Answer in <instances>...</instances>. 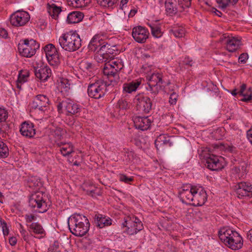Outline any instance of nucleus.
<instances>
[{"label": "nucleus", "instance_id": "6ab92c4d", "mask_svg": "<svg viewBox=\"0 0 252 252\" xmlns=\"http://www.w3.org/2000/svg\"><path fill=\"white\" fill-rule=\"evenodd\" d=\"M34 69L36 77L42 82L47 81L52 74L51 69L47 65L35 67Z\"/></svg>", "mask_w": 252, "mask_h": 252}, {"label": "nucleus", "instance_id": "49530a36", "mask_svg": "<svg viewBox=\"0 0 252 252\" xmlns=\"http://www.w3.org/2000/svg\"><path fill=\"white\" fill-rule=\"evenodd\" d=\"M60 83V87L63 89L64 91L67 92L69 90L70 84L68 79L63 78Z\"/></svg>", "mask_w": 252, "mask_h": 252}, {"label": "nucleus", "instance_id": "6e6d98bb", "mask_svg": "<svg viewBox=\"0 0 252 252\" xmlns=\"http://www.w3.org/2000/svg\"><path fill=\"white\" fill-rule=\"evenodd\" d=\"M36 219V217L32 214H26L25 215V220L27 222H31L32 220H35Z\"/></svg>", "mask_w": 252, "mask_h": 252}, {"label": "nucleus", "instance_id": "0eeeda50", "mask_svg": "<svg viewBox=\"0 0 252 252\" xmlns=\"http://www.w3.org/2000/svg\"><path fill=\"white\" fill-rule=\"evenodd\" d=\"M39 48V44L32 39L24 40L23 43H19L18 47L20 54L27 58H30L34 55L36 50Z\"/></svg>", "mask_w": 252, "mask_h": 252}, {"label": "nucleus", "instance_id": "79ce46f5", "mask_svg": "<svg viewBox=\"0 0 252 252\" xmlns=\"http://www.w3.org/2000/svg\"><path fill=\"white\" fill-rule=\"evenodd\" d=\"M225 133L224 127H219L213 132V134L216 139L220 140L223 138Z\"/></svg>", "mask_w": 252, "mask_h": 252}, {"label": "nucleus", "instance_id": "37998d69", "mask_svg": "<svg viewBox=\"0 0 252 252\" xmlns=\"http://www.w3.org/2000/svg\"><path fill=\"white\" fill-rule=\"evenodd\" d=\"M150 27L151 28L152 34L153 36L156 37H159L162 35V32L160 27L155 25H150Z\"/></svg>", "mask_w": 252, "mask_h": 252}, {"label": "nucleus", "instance_id": "7ed1b4c3", "mask_svg": "<svg viewBox=\"0 0 252 252\" xmlns=\"http://www.w3.org/2000/svg\"><path fill=\"white\" fill-rule=\"evenodd\" d=\"M59 43L63 49L69 52L75 51L81 46L80 36L75 32L63 34L59 39Z\"/></svg>", "mask_w": 252, "mask_h": 252}, {"label": "nucleus", "instance_id": "338daca9", "mask_svg": "<svg viewBox=\"0 0 252 252\" xmlns=\"http://www.w3.org/2000/svg\"><path fill=\"white\" fill-rule=\"evenodd\" d=\"M134 144L139 149L142 148V142L137 138L134 139Z\"/></svg>", "mask_w": 252, "mask_h": 252}, {"label": "nucleus", "instance_id": "72a5a7b5", "mask_svg": "<svg viewBox=\"0 0 252 252\" xmlns=\"http://www.w3.org/2000/svg\"><path fill=\"white\" fill-rule=\"evenodd\" d=\"M60 152L64 157L69 156L71 153L74 152V146L71 143H66L60 149Z\"/></svg>", "mask_w": 252, "mask_h": 252}, {"label": "nucleus", "instance_id": "f03ea898", "mask_svg": "<svg viewBox=\"0 0 252 252\" xmlns=\"http://www.w3.org/2000/svg\"><path fill=\"white\" fill-rule=\"evenodd\" d=\"M103 67V72L107 76L111 83H117L120 80L119 72L124 66L121 60L111 58L105 62Z\"/></svg>", "mask_w": 252, "mask_h": 252}, {"label": "nucleus", "instance_id": "f3484780", "mask_svg": "<svg viewBox=\"0 0 252 252\" xmlns=\"http://www.w3.org/2000/svg\"><path fill=\"white\" fill-rule=\"evenodd\" d=\"M149 34L148 31L143 27L138 26L132 29V36L137 42L145 43L148 38Z\"/></svg>", "mask_w": 252, "mask_h": 252}, {"label": "nucleus", "instance_id": "aec40b11", "mask_svg": "<svg viewBox=\"0 0 252 252\" xmlns=\"http://www.w3.org/2000/svg\"><path fill=\"white\" fill-rule=\"evenodd\" d=\"M233 238L229 239V242L225 245L233 250H237L241 249L243 245V239L238 233H235Z\"/></svg>", "mask_w": 252, "mask_h": 252}, {"label": "nucleus", "instance_id": "052dcab7", "mask_svg": "<svg viewBox=\"0 0 252 252\" xmlns=\"http://www.w3.org/2000/svg\"><path fill=\"white\" fill-rule=\"evenodd\" d=\"M177 95L175 94H172L169 97V102L171 104H174L176 103Z\"/></svg>", "mask_w": 252, "mask_h": 252}, {"label": "nucleus", "instance_id": "39448f33", "mask_svg": "<svg viewBox=\"0 0 252 252\" xmlns=\"http://www.w3.org/2000/svg\"><path fill=\"white\" fill-rule=\"evenodd\" d=\"M42 192L38 191L32 194L29 200V206L33 211L39 213L46 212L48 207Z\"/></svg>", "mask_w": 252, "mask_h": 252}, {"label": "nucleus", "instance_id": "20e7f679", "mask_svg": "<svg viewBox=\"0 0 252 252\" xmlns=\"http://www.w3.org/2000/svg\"><path fill=\"white\" fill-rule=\"evenodd\" d=\"M50 105L49 98L44 94L36 95L30 103V112L31 116L39 115V118L43 117Z\"/></svg>", "mask_w": 252, "mask_h": 252}, {"label": "nucleus", "instance_id": "a878e982", "mask_svg": "<svg viewBox=\"0 0 252 252\" xmlns=\"http://www.w3.org/2000/svg\"><path fill=\"white\" fill-rule=\"evenodd\" d=\"M194 189V186L193 188H191L190 190H187L186 192H179V197L181 201L185 204H190L192 202L193 192V191Z\"/></svg>", "mask_w": 252, "mask_h": 252}, {"label": "nucleus", "instance_id": "a211bd4d", "mask_svg": "<svg viewBox=\"0 0 252 252\" xmlns=\"http://www.w3.org/2000/svg\"><path fill=\"white\" fill-rule=\"evenodd\" d=\"M205 165L209 169L212 171L220 170L223 168V165L218 157L214 155L206 157Z\"/></svg>", "mask_w": 252, "mask_h": 252}, {"label": "nucleus", "instance_id": "7c9ffc66", "mask_svg": "<svg viewBox=\"0 0 252 252\" xmlns=\"http://www.w3.org/2000/svg\"><path fill=\"white\" fill-rule=\"evenodd\" d=\"M49 129L51 135L58 140L62 139L66 133V130L62 127H54V128H50Z\"/></svg>", "mask_w": 252, "mask_h": 252}, {"label": "nucleus", "instance_id": "e2e57ef3", "mask_svg": "<svg viewBox=\"0 0 252 252\" xmlns=\"http://www.w3.org/2000/svg\"><path fill=\"white\" fill-rule=\"evenodd\" d=\"M247 136L250 142L252 144V127L247 131Z\"/></svg>", "mask_w": 252, "mask_h": 252}, {"label": "nucleus", "instance_id": "f8f14e48", "mask_svg": "<svg viewBox=\"0 0 252 252\" xmlns=\"http://www.w3.org/2000/svg\"><path fill=\"white\" fill-rule=\"evenodd\" d=\"M30 19L29 14L25 11L18 10L11 15L9 21L14 27H21L25 25Z\"/></svg>", "mask_w": 252, "mask_h": 252}, {"label": "nucleus", "instance_id": "4be33fe9", "mask_svg": "<svg viewBox=\"0 0 252 252\" xmlns=\"http://www.w3.org/2000/svg\"><path fill=\"white\" fill-rule=\"evenodd\" d=\"M104 43L105 41L102 39L101 36L96 34L91 39L88 48L90 50L97 53V50Z\"/></svg>", "mask_w": 252, "mask_h": 252}, {"label": "nucleus", "instance_id": "69168bd1", "mask_svg": "<svg viewBox=\"0 0 252 252\" xmlns=\"http://www.w3.org/2000/svg\"><path fill=\"white\" fill-rule=\"evenodd\" d=\"M9 243L10 245L13 246L16 244L17 243V239L15 237H11L9 239Z\"/></svg>", "mask_w": 252, "mask_h": 252}, {"label": "nucleus", "instance_id": "4c0bfd02", "mask_svg": "<svg viewBox=\"0 0 252 252\" xmlns=\"http://www.w3.org/2000/svg\"><path fill=\"white\" fill-rule=\"evenodd\" d=\"M152 118L150 117H138L135 119L139 124L138 125L135 124V126H151L152 122Z\"/></svg>", "mask_w": 252, "mask_h": 252}, {"label": "nucleus", "instance_id": "13d9d810", "mask_svg": "<svg viewBox=\"0 0 252 252\" xmlns=\"http://www.w3.org/2000/svg\"><path fill=\"white\" fill-rule=\"evenodd\" d=\"M35 180V178H32L30 179V180L29 181L30 187L32 186H33L35 187L39 186L40 181L37 179V180H36V181L35 182H33L34 180Z\"/></svg>", "mask_w": 252, "mask_h": 252}, {"label": "nucleus", "instance_id": "864d4df0", "mask_svg": "<svg viewBox=\"0 0 252 252\" xmlns=\"http://www.w3.org/2000/svg\"><path fill=\"white\" fill-rule=\"evenodd\" d=\"M120 180L126 183H128L129 182L132 181L133 180V178L132 177H128L124 174H120Z\"/></svg>", "mask_w": 252, "mask_h": 252}, {"label": "nucleus", "instance_id": "c9c22d12", "mask_svg": "<svg viewBox=\"0 0 252 252\" xmlns=\"http://www.w3.org/2000/svg\"><path fill=\"white\" fill-rule=\"evenodd\" d=\"M68 98H64L62 101H60L57 104V110L60 114H65L66 113L67 109Z\"/></svg>", "mask_w": 252, "mask_h": 252}, {"label": "nucleus", "instance_id": "9d476101", "mask_svg": "<svg viewBox=\"0 0 252 252\" xmlns=\"http://www.w3.org/2000/svg\"><path fill=\"white\" fill-rule=\"evenodd\" d=\"M163 82L162 76L159 73H154L149 79L147 86L146 89L152 94L156 95L158 93L159 91L162 89Z\"/></svg>", "mask_w": 252, "mask_h": 252}, {"label": "nucleus", "instance_id": "f704fd0d", "mask_svg": "<svg viewBox=\"0 0 252 252\" xmlns=\"http://www.w3.org/2000/svg\"><path fill=\"white\" fill-rule=\"evenodd\" d=\"M68 98H64L62 101H60L57 104V110L60 114H65L66 113L67 109Z\"/></svg>", "mask_w": 252, "mask_h": 252}, {"label": "nucleus", "instance_id": "f257e3e1", "mask_svg": "<svg viewBox=\"0 0 252 252\" xmlns=\"http://www.w3.org/2000/svg\"><path fill=\"white\" fill-rule=\"evenodd\" d=\"M70 232L74 235L82 237L86 234L90 228V222L87 217L80 214L75 213L67 220Z\"/></svg>", "mask_w": 252, "mask_h": 252}, {"label": "nucleus", "instance_id": "dca6fc26", "mask_svg": "<svg viewBox=\"0 0 252 252\" xmlns=\"http://www.w3.org/2000/svg\"><path fill=\"white\" fill-rule=\"evenodd\" d=\"M236 193L239 198L252 196V186L249 183L240 182L235 186Z\"/></svg>", "mask_w": 252, "mask_h": 252}, {"label": "nucleus", "instance_id": "c756f323", "mask_svg": "<svg viewBox=\"0 0 252 252\" xmlns=\"http://www.w3.org/2000/svg\"><path fill=\"white\" fill-rule=\"evenodd\" d=\"M166 12L170 15H175L177 12L175 0H166L165 1Z\"/></svg>", "mask_w": 252, "mask_h": 252}, {"label": "nucleus", "instance_id": "4468645a", "mask_svg": "<svg viewBox=\"0 0 252 252\" xmlns=\"http://www.w3.org/2000/svg\"><path fill=\"white\" fill-rule=\"evenodd\" d=\"M220 41L224 42L226 49L229 52L236 51L242 45L241 39L237 37L224 36Z\"/></svg>", "mask_w": 252, "mask_h": 252}, {"label": "nucleus", "instance_id": "b1692460", "mask_svg": "<svg viewBox=\"0 0 252 252\" xmlns=\"http://www.w3.org/2000/svg\"><path fill=\"white\" fill-rule=\"evenodd\" d=\"M246 88L247 85L246 84H242L240 86V90L238 92V94L243 96L241 101L248 102L252 99V90L251 88H249L247 90Z\"/></svg>", "mask_w": 252, "mask_h": 252}, {"label": "nucleus", "instance_id": "423d86ee", "mask_svg": "<svg viewBox=\"0 0 252 252\" xmlns=\"http://www.w3.org/2000/svg\"><path fill=\"white\" fill-rule=\"evenodd\" d=\"M107 83L102 79L95 80L88 87V94L90 97L99 99L103 97L107 91Z\"/></svg>", "mask_w": 252, "mask_h": 252}, {"label": "nucleus", "instance_id": "58836bf2", "mask_svg": "<svg viewBox=\"0 0 252 252\" xmlns=\"http://www.w3.org/2000/svg\"><path fill=\"white\" fill-rule=\"evenodd\" d=\"M9 154V149L5 143L0 139V158H6Z\"/></svg>", "mask_w": 252, "mask_h": 252}, {"label": "nucleus", "instance_id": "412c9836", "mask_svg": "<svg viewBox=\"0 0 252 252\" xmlns=\"http://www.w3.org/2000/svg\"><path fill=\"white\" fill-rule=\"evenodd\" d=\"M94 221L95 226L100 228L109 226L112 224V220L109 217L99 213L95 215Z\"/></svg>", "mask_w": 252, "mask_h": 252}, {"label": "nucleus", "instance_id": "de8ad7c7", "mask_svg": "<svg viewBox=\"0 0 252 252\" xmlns=\"http://www.w3.org/2000/svg\"><path fill=\"white\" fill-rule=\"evenodd\" d=\"M29 77L28 72H26L25 74H22L21 71L19 73L17 82L21 83V84H23L25 83L28 80V78Z\"/></svg>", "mask_w": 252, "mask_h": 252}, {"label": "nucleus", "instance_id": "8fccbe9b", "mask_svg": "<svg viewBox=\"0 0 252 252\" xmlns=\"http://www.w3.org/2000/svg\"><path fill=\"white\" fill-rule=\"evenodd\" d=\"M0 222L2 228L3 234L4 236L8 235L9 234V229L7 227L6 222L1 218H0Z\"/></svg>", "mask_w": 252, "mask_h": 252}, {"label": "nucleus", "instance_id": "473e14b6", "mask_svg": "<svg viewBox=\"0 0 252 252\" xmlns=\"http://www.w3.org/2000/svg\"><path fill=\"white\" fill-rule=\"evenodd\" d=\"M34 127H21L20 132L21 134L28 138L33 137L35 134V129Z\"/></svg>", "mask_w": 252, "mask_h": 252}, {"label": "nucleus", "instance_id": "1a4fd4ad", "mask_svg": "<svg viewBox=\"0 0 252 252\" xmlns=\"http://www.w3.org/2000/svg\"><path fill=\"white\" fill-rule=\"evenodd\" d=\"M123 227H126V231L129 235H134L143 228V223L137 218L127 216L122 223Z\"/></svg>", "mask_w": 252, "mask_h": 252}, {"label": "nucleus", "instance_id": "2f4dec72", "mask_svg": "<svg viewBox=\"0 0 252 252\" xmlns=\"http://www.w3.org/2000/svg\"><path fill=\"white\" fill-rule=\"evenodd\" d=\"M232 232V229L228 227L221 228L218 233L219 238L224 244L226 243L227 238L229 237V233Z\"/></svg>", "mask_w": 252, "mask_h": 252}, {"label": "nucleus", "instance_id": "cd10ccee", "mask_svg": "<svg viewBox=\"0 0 252 252\" xmlns=\"http://www.w3.org/2000/svg\"><path fill=\"white\" fill-rule=\"evenodd\" d=\"M49 15L54 19H57L59 14L62 11L61 7L52 2L48 3L47 6Z\"/></svg>", "mask_w": 252, "mask_h": 252}, {"label": "nucleus", "instance_id": "2eb2a0df", "mask_svg": "<svg viewBox=\"0 0 252 252\" xmlns=\"http://www.w3.org/2000/svg\"><path fill=\"white\" fill-rule=\"evenodd\" d=\"M193 192L194 194L191 205L194 206L204 205L207 199V193L204 189L201 187L194 186Z\"/></svg>", "mask_w": 252, "mask_h": 252}, {"label": "nucleus", "instance_id": "680f3d73", "mask_svg": "<svg viewBox=\"0 0 252 252\" xmlns=\"http://www.w3.org/2000/svg\"><path fill=\"white\" fill-rule=\"evenodd\" d=\"M0 36L4 38H7L8 32L6 30L3 28H0Z\"/></svg>", "mask_w": 252, "mask_h": 252}, {"label": "nucleus", "instance_id": "a19ab883", "mask_svg": "<svg viewBox=\"0 0 252 252\" xmlns=\"http://www.w3.org/2000/svg\"><path fill=\"white\" fill-rule=\"evenodd\" d=\"M246 170L247 164L244 161L241 162L240 165L238 166L235 165L233 168V170L235 173L239 174L242 173L243 175L246 172Z\"/></svg>", "mask_w": 252, "mask_h": 252}, {"label": "nucleus", "instance_id": "9b49d317", "mask_svg": "<svg viewBox=\"0 0 252 252\" xmlns=\"http://www.w3.org/2000/svg\"><path fill=\"white\" fill-rule=\"evenodd\" d=\"M115 50L112 48L110 44L105 42L97 50V55L95 56L98 63L106 62L109 59L114 58Z\"/></svg>", "mask_w": 252, "mask_h": 252}, {"label": "nucleus", "instance_id": "09e8293b", "mask_svg": "<svg viewBox=\"0 0 252 252\" xmlns=\"http://www.w3.org/2000/svg\"><path fill=\"white\" fill-rule=\"evenodd\" d=\"M191 0H178L180 6L184 9L185 8H189L191 6Z\"/></svg>", "mask_w": 252, "mask_h": 252}, {"label": "nucleus", "instance_id": "ea45409f", "mask_svg": "<svg viewBox=\"0 0 252 252\" xmlns=\"http://www.w3.org/2000/svg\"><path fill=\"white\" fill-rule=\"evenodd\" d=\"M98 4L104 7L113 8L118 0H96Z\"/></svg>", "mask_w": 252, "mask_h": 252}, {"label": "nucleus", "instance_id": "ddd939ff", "mask_svg": "<svg viewBox=\"0 0 252 252\" xmlns=\"http://www.w3.org/2000/svg\"><path fill=\"white\" fill-rule=\"evenodd\" d=\"M47 59L52 65H58L61 63V57L59 55L55 46L49 44L44 47Z\"/></svg>", "mask_w": 252, "mask_h": 252}, {"label": "nucleus", "instance_id": "bb28decb", "mask_svg": "<svg viewBox=\"0 0 252 252\" xmlns=\"http://www.w3.org/2000/svg\"><path fill=\"white\" fill-rule=\"evenodd\" d=\"M29 231L35 234L41 235V238H43L46 235V232L42 226L37 222H32L29 225Z\"/></svg>", "mask_w": 252, "mask_h": 252}, {"label": "nucleus", "instance_id": "4d7b16f0", "mask_svg": "<svg viewBox=\"0 0 252 252\" xmlns=\"http://www.w3.org/2000/svg\"><path fill=\"white\" fill-rule=\"evenodd\" d=\"M193 187L190 184L184 185L182 187L181 190L179 192H186L187 190H190L191 188H193Z\"/></svg>", "mask_w": 252, "mask_h": 252}, {"label": "nucleus", "instance_id": "c03bdc74", "mask_svg": "<svg viewBox=\"0 0 252 252\" xmlns=\"http://www.w3.org/2000/svg\"><path fill=\"white\" fill-rule=\"evenodd\" d=\"M171 32L176 37H182L185 35V30L182 28H175L171 30Z\"/></svg>", "mask_w": 252, "mask_h": 252}, {"label": "nucleus", "instance_id": "774afa93", "mask_svg": "<svg viewBox=\"0 0 252 252\" xmlns=\"http://www.w3.org/2000/svg\"><path fill=\"white\" fill-rule=\"evenodd\" d=\"M20 233L23 236L24 239L25 240H26V233L27 232H26V230L24 228L23 226L21 224H20Z\"/></svg>", "mask_w": 252, "mask_h": 252}, {"label": "nucleus", "instance_id": "6e6552de", "mask_svg": "<svg viewBox=\"0 0 252 252\" xmlns=\"http://www.w3.org/2000/svg\"><path fill=\"white\" fill-rule=\"evenodd\" d=\"M133 103L137 110L148 114L152 109L153 102L151 99L143 94H138L133 98Z\"/></svg>", "mask_w": 252, "mask_h": 252}, {"label": "nucleus", "instance_id": "603ef678", "mask_svg": "<svg viewBox=\"0 0 252 252\" xmlns=\"http://www.w3.org/2000/svg\"><path fill=\"white\" fill-rule=\"evenodd\" d=\"M82 65L85 69L90 72L92 71L94 68V65L92 63L88 62H83L82 63Z\"/></svg>", "mask_w": 252, "mask_h": 252}, {"label": "nucleus", "instance_id": "c85d7f7f", "mask_svg": "<svg viewBox=\"0 0 252 252\" xmlns=\"http://www.w3.org/2000/svg\"><path fill=\"white\" fill-rule=\"evenodd\" d=\"M81 107L77 103H75L72 100L68 98L67 109L66 115H73L79 113L80 111Z\"/></svg>", "mask_w": 252, "mask_h": 252}, {"label": "nucleus", "instance_id": "393cba45", "mask_svg": "<svg viewBox=\"0 0 252 252\" xmlns=\"http://www.w3.org/2000/svg\"><path fill=\"white\" fill-rule=\"evenodd\" d=\"M84 14L80 11H73L68 14L66 21L68 24L78 23L81 21Z\"/></svg>", "mask_w": 252, "mask_h": 252}, {"label": "nucleus", "instance_id": "5fc2aeb1", "mask_svg": "<svg viewBox=\"0 0 252 252\" xmlns=\"http://www.w3.org/2000/svg\"><path fill=\"white\" fill-rule=\"evenodd\" d=\"M249 56L247 53H242L239 57V63H245L248 59Z\"/></svg>", "mask_w": 252, "mask_h": 252}, {"label": "nucleus", "instance_id": "a18cd8bd", "mask_svg": "<svg viewBox=\"0 0 252 252\" xmlns=\"http://www.w3.org/2000/svg\"><path fill=\"white\" fill-rule=\"evenodd\" d=\"M117 104L120 109L122 110H126L130 107V104L126 99H121L119 100Z\"/></svg>", "mask_w": 252, "mask_h": 252}, {"label": "nucleus", "instance_id": "3c124183", "mask_svg": "<svg viewBox=\"0 0 252 252\" xmlns=\"http://www.w3.org/2000/svg\"><path fill=\"white\" fill-rule=\"evenodd\" d=\"M8 116V113L3 108H0V123L6 120Z\"/></svg>", "mask_w": 252, "mask_h": 252}, {"label": "nucleus", "instance_id": "e433bc0d", "mask_svg": "<svg viewBox=\"0 0 252 252\" xmlns=\"http://www.w3.org/2000/svg\"><path fill=\"white\" fill-rule=\"evenodd\" d=\"M155 144L157 148L158 146L161 144L168 145L169 146L173 145L172 142L165 137V134H160L155 141Z\"/></svg>", "mask_w": 252, "mask_h": 252}, {"label": "nucleus", "instance_id": "5701e85b", "mask_svg": "<svg viewBox=\"0 0 252 252\" xmlns=\"http://www.w3.org/2000/svg\"><path fill=\"white\" fill-rule=\"evenodd\" d=\"M141 83V80L139 79L124 83L123 86V94H131L135 92Z\"/></svg>", "mask_w": 252, "mask_h": 252}, {"label": "nucleus", "instance_id": "0e129e2a", "mask_svg": "<svg viewBox=\"0 0 252 252\" xmlns=\"http://www.w3.org/2000/svg\"><path fill=\"white\" fill-rule=\"evenodd\" d=\"M85 2L83 0H77L76 3L75 7H85Z\"/></svg>", "mask_w": 252, "mask_h": 252}, {"label": "nucleus", "instance_id": "bf43d9fd", "mask_svg": "<svg viewBox=\"0 0 252 252\" xmlns=\"http://www.w3.org/2000/svg\"><path fill=\"white\" fill-rule=\"evenodd\" d=\"M184 63L189 66H191L193 63V61L189 57H186L183 61Z\"/></svg>", "mask_w": 252, "mask_h": 252}]
</instances>
